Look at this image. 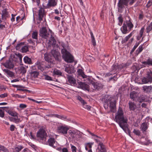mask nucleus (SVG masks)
I'll use <instances>...</instances> for the list:
<instances>
[{
    "label": "nucleus",
    "mask_w": 152,
    "mask_h": 152,
    "mask_svg": "<svg viewBox=\"0 0 152 152\" xmlns=\"http://www.w3.org/2000/svg\"><path fill=\"white\" fill-rule=\"evenodd\" d=\"M144 30V27H142L141 28L139 34L137 35V40H139L142 38L141 41H142L143 39V37H142V35Z\"/></svg>",
    "instance_id": "24"
},
{
    "label": "nucleus",
    "mask_w": 152,
    "mask_h": 152,
    "mask_svg": "<svg viewBox=\"0 0 152 152\" xmlns=\"http://www.w3.org/2000/svg\"><path fill=\"white\" fill-rule=\"evenodd\" d=\"M1 19L3 20H5L10 17V15L7 11V9H4L1 11Z\"/></svg>",
    "instance_id": "12"
},
{
    "label": "nucleus",
    "mask_w": 152,
    "mask_h": 152,
    "mask_svg": "<svg viewBox=\"0 0 152 152\" xmlns=\"http://www.w3.org/2000/svg\"><path fill=\"white\" fill-rule=\"evenodd\" d=\"M15 56H16V57L17 59H19V61L20 62H21L22 56L21 54H20L19 53H16L15 54V56L14 57H15Z\"/></svg>",
    "instance_id": "45"
},
{
    "label": "nucleus",
    "mask_w": 152,
    "mask_h": 152,
    "mask_svg": "<svg viewBox=\"0 0 152 152\" xmlns=\"http://www.w3.org/2000/svg\"><path fill=\"white\" fill-rule=\"evenodd\" d=\"M77 99L82 104L84 105L85 104H86V102L80 96L77 97Z\"/></svg>",
    "instance_id": "46"
},
{
    "label": "nucleus",
    "mask_w": 152,
    "mask_h": 152,
    "mask_svg": "<svg viewBox=\"0 0 152 152\" xmlns=\"http://www.w3.org/2000/svg\"><path fill=\"white\" fill-rule=\"evenodd\" d=\"M57 4V2L56 0H48L47 5L45 7V8L49 9L51 7H54Z\"/></svg>",
    "instance_id": "11"
},
{
    "label": "nucleus",
    "mask_w": 152,
    "mask_h": 152,
    "mask_svg": "<svg viewBox=\"0 0 152 152\" xmlns=\"http://www.w3.org/2000/svg\"><path fill=\"white\" fill-rule=\"evenodd\" d=\"M139 96V95L137 94V92L134 91L132 92L130 94V98L134 101H137Z\"/></svg>",
    "instance_id": "14"
},
{
    "label": "nucleus",
    "mask_w": 152,
    "mask_h": 152,
    "mask_svg": "<svg viewBox=\"0 0 152 152\" xmlns=\"http://www.w3.org/2000/svg\"><path fill=\"white\" fill-rule=\"evenodd\" d=\"M133 132L135 134L138 136L140 135V131L138 130L134 129L133 131Z\"/></svg>",
    "instance_id": "51"
},
{
    "label": "nucleus",
    "mask_w": 152,
    "mask_h": 152,
    "mask_svg": "<svg viewBox=\"0 0 152 152\" xmlns=\"http://www.w3.org/2000/svg\"><path fill=\"white\" fill-rule=\"evenodd\" d=\"M146 31L147 33H149L152 29V22L148 24L146 28Z\"/></svg>",
    "instance_id": "43"
},
{
    "label": "nucleus",
    "mask_w": 152,
    "mask_h": 152,
    "mask_svg": "<svg viewBox=\"0 0 152 152\" xmlns=\"http://www.w3.org/2000/svg\"><path fill=\"white\" fill-rule=\"evenodd\" d=\"M94 142L91 143H87L85 144L86 145L87 147H88L89 148H91L92 145L93 144Z\"/></svg>",
    "instance_id": "55"
},
{
    "label": "nucleus",
    "mask_w": 152,
    "mask_h": 152,
    "mask_svg": "<svg viewBox=\"0 0 152 152\" xmlns=\"http://www.w3.org/2000/svg\"><path fill=\"white\" fill-rule=\"evenodd\" d=\"M78 83L79 86L78 88L83 90L89 91V86L88 85L82 82H78Z\"/></svg>",
    "instance_id": "13"
},
{
    "label": "nucleus",
    "mask_w": 152,
    "mask_h": 152,
    "mask_svg": "<svg viewBox=\"0 0 152 152\" xmlns=\"http://www.w3.org/2000/svg\"><path fill=\"white\" fill-rule=\"evenodd\" d=\"M21 51L22 53H24L28 51V47L27 46H22L21 49Z\"/></svg>",
    "instance_id": "40"
},
{
    "label": "nucleus",
    "mask_w": 152,
    "mask_h": 152,
    "mask_svg": "<svg viewBox=\"0 0 152 152\" xmlns=\"http://www.w3.org/2000/svg\"><path fill=\"white\" fill-rule=\"evenodd\" d=\"M30 74L31 79L32 80L37 77L39 74L38 72L37 71H31Z\"/></svg>",
    "instance_id": "22"
},
{
    "label": "nucleus",
    "mask_w": 152,
    "mask_h": 152,
    "mask_svg": "<svg viewBox=\"0 0 152 152\" xmlns=\"http://www.w3.org/2000/svg\"><path fill=\"white\" fill-rule=\"evenodd\" d=\"M91 86L93 90L97 91L102 89L104 85L100 83L94 82L92 83Z\"/></svg>",
    "instance_id": "7"
},
{
    "label": "nucleus",
    "mask_w": 152,
    "mask_h": 152,
    "mask_svg": "<svg viewBox=\"0 0 152 152\" xmlns=\"http://www.w3.org/2000/svg\"><path fill=\"white\" fill-rule=\"evenodd\" d=\"M27 105L24 104H20L19 105V107L22 108H24L26 107Z\"/></svg>",
    "instance_id": "60"
},
{
    "label": "nucleus",
    "mask_w": 152,
    "mask_h": 152,
    "mask_svg": "<svg viewBox=\"0 0 152 152\" xmlns=\"http://www.w3.org/2000/svg\"><path fill=\"white\" fill-rule=\"evenodd\" d=\"M142 45H141L139 46L137 50L136 51V55H138L143 50Z\"/></svg>",
    "instance_id": "41"
},
{
    "label": "nucleus",
    "mask_w": 152,
    "mask_h": 152,
    "mask_svg": "<svg viewBox=\"0 0 152 152\" xmlns=\"http://www.w3.org/2000/svg\"><path fill=\"white\" fill-rule=\"evenodd\" d=\"M44 77H45V79L46 80H52V79L51 77L48 75H44Z\"/></svg>",
    "instance_id": "54"
},
{
    "label": "nucleus",
    "mask_w": 152,
    "mask_h": 152,
    "mask_svg": "<svg viewBox=\"0 0 152 152\" xmlns=\"http://www.w3.org/2000/svg\"><path fill=\"white\" fill-rule=\"evenodd\" d=\"M118 19L119 21L118 25L120 26H121L123 22V18L121 16H120L118 17Z\"/></svg>",
    "instance_id": "50"
},
{
    "label": "nucleus",
    "mask_w": 152,
    "mask_h": 152,
    "mask_svg": "<svg viewBox=\"0 0 152 152\" xmlns=\"http://www.w3.org/2000/svg\"><path fill=\"white\" fill-rule=\"evenodd\" d=\"M3 71L6 73L9 77L13 78L15 77V73L7 69H4Z\"/></svg>",
    "instance_id": "26"
},
{
    "label": "nucleus",
    "mask_w": 152,
    "mask_h": 152,
    "mask_svg": "<svg viewBox=\"0 0 152 152\" xmlns=\"http://www.w3.org/2000/svg\"><path fill=\"white\" fill-rule=\"evenodd\" d=\"M145 100V96L143 95H139L137 101L140 103L144 101Z\"/></svg>",
    "instance_id": "35"
},
{
    "label": "nucleus",
    "mask_w": 152,
    "mask_h": 152,
    "mask_svg": "<svg viewBox=\"0 0 152 152\" xmlns=\"http://www.w3.org/2000/svg\"><path fill=\"white\" fill-rule=\"evenodd\" d=\"M133 34V32H131L128 35L126 36L125 38V39L123 40L122 42H127L129 39V38H130L132 36Z\"/></svg>",
    "instance_id": "37"
},
{
    "label": "nucleus",
    "mask_w": 152,
    "mask_h": 152,
    "mask_svg": "<svg viewBox=\"0 0 152 152\" xmlns=\"http://www.w3.org/2000/svg\"><path fill=\"white\" fill-rule=\"evenodd\" d=\"M46 12L44 8L42 7L40 8L38 11V19L37 23H39L41 21L43 20L44 18L45 20V17L46 16Z\"/></svg>",
    "instance_id": "5"
},
{
    "label": "nucleus",
    "mask_w": 152,
    "mask_h": 152,
    "mask_svg": "<svg viewBox=\"0 0 152 152\" xmlns=\"http://www.w3.org/2000/svg\"><path fill=\"white\" fill-rule=\"evenodd\" d=\"M65 71L69 74H71L75 72L74 67L72 65H69L67 66L65 68Z\"/></svg>",
    "instance_id": "19"
},
{
    "label": "nucleus",
    "mask_w": 152,
    "mask_h": 152,
    "mask_svg": "<svg viewBox=\"0 0 152 152\" xmlns=\"http://www.w3.org/2000/svg\"><path fill=\"white\" fill-rule=\"evenodd\" d=\"M38 32L37 31H33L32 34V37L33 39H36L37 41L38 40L37 39Z\"/></svg>",
    "instance_id": "42"
},
{
    "label": "nucleus",
    "mask_w": 152,
    "mask_h": 152,
    "mask_svg": "<svg viewBox=\"0 0 152 152\" xmlns=\"http://www.w3.org/2000/svg\"><path fill=\"white\" fill-rule=\"evenodd\" d=\"M39 35L42 38L47 39L48 37L49 33L45 27H42L39 30Z\"/></svg>",
    "instance_id": "9"
},
{
    "label": "nucleus",
    "mask_w": 152,
    "mask_h": 152,
    "mask_svg": "<svg viewBox=\"0 0 152 152\" xmlns=\"http://www.w3.org/2000/svg\"><path fill=\"white\" fill-rule=\"evenodd\" d=\"M0 150L4 152H9L8 150L5 147L0 145Z\"/></svg>",
    "instance_id": "48"
},
{
    "label": "nucleus",
    "mask_w": 152,
    "mask_h": 152,
    "mask_svg": "<svg viewBox=\"0 0 152 152\" xmlns=\"http://www.w3.org/2000/svg\"><path fill=\"white\" fill-rule=\"evenodd\" d=\"M15 117H9V119L11 121L13 122L16 123H18L21 121L20 118H18L17 116H15Z\"/></svg>",
    "instance_id": "27"
},
{
    "label": "nucleus",
    "mask_w": 152,
    "mask_h": 152,
    "mask_svg": "<svg viewBox=\"0 0 152 152\" xmlns=\"http://www.w3.org/2000/svg\"><path fill=\"white\" fill-rule=\"evenodd\" d=\"M51 56L48 53H45L44 54V58L45 61H47L51 64L53 63V60Z\"/></svg>",
    "instance_id": "15"
},
{
    "label": "nucleus",
    "mask_w": 152,
    "mask_h": 152,
    "mask_svg": "<svg viewBox=\"0 0 152 152\" xmlns=\"http://www.w3.org/2000/svg\"><path fill=\"white\" fill-rule=\"evenodd\" d=\"M152 5V0H149L146 5V7L147 8H149Z\"/></svg>",
    "instance_id": "58"
},
{
    "label": "nucleus",
    "mask_w": 152,
    "mask_h": 152,
    "mask_svg": "<svg viewBox=\"0 0 152 152\" xmlns=\"http://www.w3.org/2000/svg\"><path fill=\"white\" fill-rule=\"evenodd\" d=\"M53 73L54 75H56L60 76H62V72L59 70L57 69H55L53 71Z\"/></svg>",
    "instance_id": "34"
},
{
    "label": "nucleus",
    "mask_w": 152,
    "mask_h": 152,
    "mask_svg": "<svg viewBox=\"0 0 152 152\" xmlns=\"http://www.w3.org/2000/svg\"><path fill=\"white\" fill-rule=\"evenodd\" d=\"M139 44V43H136L134 47H133L132 49V50L130 52V54H132L135 50V49L137 48V46Z\"/></svg>",
    "instance_id": "52"
},
{
    "label": "nucleus",
    "mask_w": 152,
    "mask_h": 152,
    "mask_svg": "<svg viewBox=\"0 0 152 152\" xmlns=\"http://www.w3.org/2000/svg\"><path fill=\"white\" fill-rule=\"evenodd\" d=\"M4 66L5 67L9 69H12L14 67V65L12 62L10 60L7 61L4 64Z\"/></svg>",
    "instance_id": "23"
},
{
    "label": "nucleus",
    "mask_w": 152,
    "mask_h": 152,
    "mask_svg": "<svg viewBox=\"0 0 152 152\" xmlns=\"http://www.w3.org/2000/svg\"><path fill=\"white\" fill-rule=\"evenodd\" d=\"M142 80V82L144 84L147 83H151L152 82V81L151 80L148 79V78L147 76H146V77H143Z\"/></svg>",
    "instance_id": "33"
},
{
    "label": "nucleus",
    "mask_w": 152,
    "mask_h": 152,
    "mask_svg": "<svg viewBox=\"0 0 152 152\" xmlns=\"http://www.w3.org/2000/svg\"><path fill=\"white\" fill-rule=\"evenodd\" d=\"M68 133L70 136L72 138H74L75 137V135L78 134V132L73 130H69Z\"/></svg>",
    "instance_id": "31"
},
{
    "label": "nucleus",
    "mask_w": 152,
    "mask_h": 152,
    "mask_svg": "<svg viewBox=\"0 0 152 152\" xmlns=\"http://www.w3.org/2000/svg\"><path fill=\"white\" fill-rule=\"evenodd\" d=\"M67 79L71 85L75 86L76 84V80L72 75H67Z\"/></svg>",
    "instance_id": "18"
},
{
    "label": "nucleus",
    "mask_w": 152,
    "mask_h": 152,
    "mask_svg": "<svg viewBox=\"0 0 152 152\" xmlns=\"http://www.w3.org/2000/svg\"><path fill=\"white\" fill-rule=\"evenodd\" d=\"M128 104L130 110L134 111L136 109V105L134 102L129 101Z\"/></svg>",
    "instance_id": "25"
},
{
    "label": "nucleus",
    "mask_w": 152,
    "mask_h": 152,
    "mask_svg": "<svg viewBox=\"0 0 152 152\" xmlns=\"http://www.w3.org/2000/svg\"><path fill=\"white\" fill-rule=\"evenodd\" d=\"M71 148L72 149V152H76V150L77 148H76L73 145H71Z\"/></svg>",
    "instance_id": "56"
},
{
    "label": "nucleus",
    "mask_w": 152,
    "mask_h": 152,
    "mask_svg": "<svg viewBox=\"0 0 152 152\" xmlns=\"http://www.w3.org/2000/svg\"><path fill=\"white\" fill-rule=\"evenodd\" d=\"M121 30L124 34H126L128 32L127 26L124 23H123V26L121 28Z\"/></svg>",
    "instance_id": "29"
},
{
    "label": "nucleus",
    "mask_w": 152,
    "mask_h": 152,
    "mask_svg": "<svg viewBox=\"0 0 152 152\" xmlns=\"http://www.w3.org/2000/svg\"><path fill=\"white\" fill-rule=\"evenodd\" d=\"M77 72L79 75H83V70L81 69H79L77 71Z\"/></svg>",
    "instance_id": "63"
},
{
    "label": "nucleus",
    "mask_w": 152,
    "mask_h": 152,
    "mask_svg": "<svg viewBox=\"0 0 152 152\" xmlns=\"http://www.w3.org/2000/svg\"><path fill=\"white\" fill-rule=\"evenodd\" d=\"M148 125L147 123L145 122L143 123L141 125L140 129L143 132L145 131L148 128Z\"/></svg>",
    "instance_id": "28"
},
{
    "label": "nucleus",
    "mask_w": 152,
    "mask_h": 152,
    "mask_svg": "<svg viewBox=\"0 0 152 152\" xmlns=\"http://www.w3.org/2000/svg\"><path fill=\"white\" fill-rule=\"evenodd\" d=\"M46 134L43 129H40L37 133V136L42 140H44L46 138Z\"/></svg>",
    "instance_id": "10"
},
{
    "label": "nucleus",
    "mask_w": 152,
    "mask_h": 152,
    "mask_svg": "<svg viewBox=\"0 0 152 152\" xmlns=\"http://www.w3.org/2000/svg\"><path fill=\"white\" fill-rule=\"evenodd\" d=\"M51 42H53L52 43V44L53 45H55L56 42V41L55 40V39L53 37L51 39Z\"/></svg>",
    "instance_id": "61"
},
{
    "label": "nucleus",
    "mask_w": 152,
    "mask_h": 152,
    "mask_svg": "<svg viewBox=\"0 0 152 152\" xmlns=\"http://www.w3.org/2000/svg\"><path fill=\"white\" fill-rule=\"evenodd\" d=\"M44 62H40L37 61L36 63V65L37 66L38 69L41 71H43L46 68H50L51 67V64H48L47 66L44 65Z\"/></svg>",
    "instance_id": "8"
},
{
    "label": "nucleus",
    "mask_w": 152,
    "mask_h": 152,
    "mask_svg": "<svg viewBox=\"0 0 152 152\" xmlns=\"http://www.w3.org/2000/svg\"><path fill=\"white\" fill-rule=\"evenodd\" d=\"M142 63L144 66V67H145V66L147 65L152 66V59L149 58L147 61L143 62Z\"/></svg>",
    "instance_id": "30"
},
{
    "label": "nucleus",
    "mask_w": 152,
    "mask_h": 152,
    "mask_svg": "<svg viewBox=\"0 0 152 152\" xmlns=\"http://www.w3.org/2000/svg\"><path fill=\"white\" fill-rule=\"evenodd\" d=\"M19 70L20 73L23 74L25 73L26 72V68L23 66H21L20 67Z\"/></svg>",
    "instance_id": "44"
},
{
    "label": "nucleus",
    "mask_w": 152,
    "mask_h": 152,
    "mask_svg": "<svg viewBox=\"0 0 152 152\" xmlns=\"http://www.w3.org/2000/svg\"><path fill=\"white\" fill-rule=\"evenodd\" d=\"M51 54L56 60H59L60 58V53L56 50H53L51 51Z\"/></svg>",
    "instance_id": "16"
},
{
    "label": "nucleus",
    "mask_w": 152,
    "mask_h": 152,
    "mask_svg": "<svg viewBox=\"0 0 152 152\" xmlns=\"http://www.w3.org/2000/svg\"><path fill=\"white\" fill-rule=\"evenodd\" d=\"M4 116V114L3 111L1 109H0V117L3 118Z\"/></svg>",
    "instance_id": "64"
},
{
    "label": "nucleus",
    "mask_w": 152,
    "mask_h": 152,
    "mask_svg": "<svg viewBox=\"0 0 152 152\" xmlns=\"http://www.w3.org/2000/svg\"><path fill=\"white\" fill-rule=\"evenodd\" d=\"M69 129V128L67 126L61 125H59L57 127V130L58 133L65 135L67 134V131Z\"/></svg>",
    "instance_id": "6"
},
{
    "label": "nucleus",
    "mask_w": 152,
    "mask_h": 152,
    "mask_svg": "<svg viewBox=\"0 0 152 152\" xmlns=\"http://www.w3.org/2000/svg\"><path fill=\"white\" fill-rule=\"evenodd\" d=\"M136 0H119L118 3V10L119 12H122V10L124 7V5H132Z\"/></svg>",
    "instance_id": "4"
},
{
    "label": "nucleus",
    "mask_w": 152,
    "mask_h": 152,
    "mask_svg": "<svg viewBox=\"0 0 152 152\" xmlns=\"http://www.w3.org/2000/svg\"><path fill=\"white\" fill-rule=\"evenodd\" d=\"M23 148V147L20 145H18L15 148V151L18 152Z\"/></svg>",
    "instance_id": "49"
},
{
    "label": "nucleus",
    "mask_w": 152,
    "mask_h": 152,
    "mask_svg": "<svg viewBox=\"0 0 152 152\" xmlns=\"http://www.w3.org/2000/svg\"><path fill=\"white\" fill-rule=\"evenodd\" d=\"M55 116L56 117L60 118L63 120H65L66 119V117H64L63 116L60 115H56Z\"/></svg>",
    "instance_id": "53"
},
{
    "label": "nucleus",
    "mask_w": 152,
    "mask_h": 152,
    "mask_svg": "<svg viewBox=\"0 0 152 152\" xmlns=\"http://www.w3.org/2000/svg\"><path fill=\"white\" fill-rule=\"evenodd\" d=\"M24 45V43L21 42L19 44H18L16 47V50H19L20 48H22L23 46Z\"/></svg>",
    "instance_id": "47"
},
{
    "label": "nucleus",
    "mask_w": 152,
    "mask_h": 152,
    "mask_svg": "<svg viewBox=\"0 0 152 152\" xmlns=\"http://www.w3.org/2000/svg\"><path fill=\"white\" fill-rule=\"evenodd\" d=\"M128 19L126 20V25L128 28V30L130 31L133 28L134 25L132 23V19L129 17H128Z\"/></svg>",
    "instance_id": "17"
},
{
    "label": "nucleus",
    "mask_w": 152,
    "mask_h": 152,
    "mask_svg": "<svg viewBox=\"0 0 152 152\" xmlns=\"http://www.w3.org/2000/svg\"><path fill=\"white\" fill-rule=\"evenodd\" d=\"M113 71H112V70L110 72H109L107 73L106 74V76H110L111 75H113L115 74V73H114V72L113 73L112 72Z\"/></svg>",
    "instance_id": "59"
},
{
    "label": "nucleus",
    "mask_w": 152,
    "mask_h": 152,
    "mask_svg": "<svg viewBox=\"0 0 152 152\" xmlns=\"http://www.w3.org/2000/svg\"><path fill=\"white\" fill-rule=\"evenodd\" d=\"M48 145L54 148H55L56 147V146L54 145L56 143V141L54 138H50L48 140Z\"/></svg>",
    "instance_id": "21"
},
{
    "label": "nucleus",
    "mask_w": 152,
    "mask_h": 152,
    "mask_svg": "<svg viewBox=\"0 0 152 152\" xmlns=\"http://www.w3.org/2000/svg\"><path fill=\"white\" fill-rule=\"evenodd\" d=\"M7 112L9 115L13 117L17 116L18 114L16 112L14 111L8 110Z\"/></svg>",
    "instance_id": "38"
},
{
    "label": "nucleus",
    "mask_w": 152,
    "mask_h": 152,
    "mask_svg": "<svg viewBox=\"0 0 152 152\" xmlns=\"http://www.w3.org/2000/svg\"><path fill=\"white\" fill-rule=\"evenodd\" d=\"M119 68V66L117 64H113L112 67V71H113L114 72V73H116V71L117 69Z\"/></svg>",
    "instance_id": "36"
},
{
    "label": "nucleus",
    "mask_w": 152,
    "mask_h": 152,
    "mask_svg": "<svg viewBox=\"0 0 152 152\" xmlns=\"http://www.w3.org/2000/svg\"><path fill=\"white\" fill-rule=\"evenodd\" d=\"M99 145L100 146L101 150H104L105 149V146L103 145V143L102 142H100L99 143Z\"/></svg>",
    "instance_id": "57"
},
{
    "label": "nucleus",
    "mask_w": 152,
    "mask_h": 152,
    "mask_svg": "<svg viewBox=\"0 0 152 152\" xmlns=\"http://www.w3.org/2000/svg\"><path fill=\"white\" fill-rule=\"evenodd\" d=\"M142 88L144 92L149 93L152 91V86H144Z\"/></svg>",
    "instance_id": "20"
},
{
    "label": "nucleus",
    "mask_w": 152,
    "mask_h": 152,
    "mask_svg": "<svg viewBox=\"0 0 152 152\" xmlns=\"http://www.w3.org/2000/svg\"><path fill=\"white\" fill-rule=\"evenodd\" d=\"M61 46L63 48L61 50V53L62 54V56L64 59L67 62H72L74 61L73 57L66 49L64 44L62 42Z\"/></svg>",
    "instance_id": "2"
},
{
    "label": "nucleus",
    "mask_w": 152,
    "mask_h": 152,
    "mask_svg": "<svg viewBox=\"0 0 152 152\" xmlns=\"http://www.w3.org/2000/svg\"><path fill=\"white\" fill-rule=\"evenodd\" d=\"M114 120L120 126L124 131L126 130V129L128 127V119L126 116H124L123 111L121 107H119L117 112L116 113Z\"/></svg>",
    "instance_id": "1"
},
{
    "label": "nucleus",
    "mask_w": 152,
    "mask_h": 152,
    "mask_svg": "<svg viewBox=\"0 0 152 152\" xmlns=\"http://www.w3.org/2000/svg\"><path fill=\"white\" fill-rule=\"evenodd\" d=\"M15 126L13 125H11L10 128V130L11 131H13L14 130Z\"/></svg>",
    "instance_id": "62"
},
{
    "label": "nucleus",
    "mask_w": 152,
    "mask_h": 152,
    "mask_svg": "<svg viewBox=\"0 0 152 152\" xmlns=\"http://www.w3.org/2000/svg\"><path fill=\"white\" fill-rule=\"evenodd\" d=\"M146 75L148 79L152 81V71L150 70L148 71L147 72Z\"/></svg>",
    "instance_id": "39"
},
{
    "label": "nucleus",
    "mask_w": 152,
    "mask_h": 152,
    "mask_svg": "<svg viewBox=\"0 0 152 152\" xmlns=\"http://www.w3.org/2000/svg\"><path fill=\"white\" fill-rule=\"evenodd\" d=\"M111 97L110 96L107 95L105 96L104 98L103 99V100L104 102V107L105 109H107L108 107V103L109 102L110 105L109 107L110 110L112 112H114L115 111V101H110Z\"/></svg>",
    "instance_id": "3"
},
{
    "label": "nucleus",
    "mask_w": 152,
    "mask_h": 152,
    "mask_svg": "<svg viewBox=\"0 0 152 152\" xmlns=\"http://www.w3.org/2000/svg\"><path fill=\"white\" fill-rule=\"evenodd\" d=\"M23 60L24 62L25 63L29 64H32V62L31 59L30 58H29L27 56H25L24 57Z\"/></svg>",
    "instance_id": "32"
}]
</instances>
